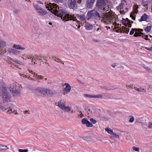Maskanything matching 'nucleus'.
<instances>
[{
  "label": "nucleus",
  "mask_w": 152,
  "mask_h": 152,
  "mask_svg": "<svg viewBox=\"0 0 152 152\" xmlns=\"http://www.w3.org/2000/svg\"><path fill=\"white\" fill-rule=\"evenodd\" d=\"M95 0H87L86 2L87 6L88 8H90L93 4Z\"/></svg>",
  "instance_id": "17"
},
{
  "label": "nucleus",
  "mask_w": 152,
  "mask_h": 152,
  "mask_svg": "<svg viewBox=\"0 0 152 152\" xmlns=\"http://www.w3.org/2000/svg\"><path fill=\"white\" fill-rule=\"evenodd\" d=\"M132 149L138 152L139 151V148H138L136 147L133 146L132 147Z\"/></svg>",
  "instance_id": "40"
},
{
  "label": "nucleus",
  "mask_w": 152,
  "mask_h": 152,
  "mask_svg": "<svg viewBox=\"0 0 152 152\" xmlns=\"http://www.w3.org/2000/svg\"><path fill=\"white\" fill-rule=\"evenodd\" d=\"M145 69H146L148 71L150 72H151V69H150V68H149L148 67H146V68H145Z\"/></svg>",
  "instance_id": "51"
},
{
  "label": "nucleus",
  "mask_w": 152,
  "mask_h": 152,
  "mask_svg": "<svg viewBox=\"0 0 152 152\" xmlns=\"http://www.w3.org/2000/svg\"><path fill=\"white\" fill-rule=\"evenodd\" d=\"M82 1L81 0H78L77 1V3L80 4L81 3Z\"/></svg>",
  "instance_id": "58"
},
{
  "label": "nucleus",
  "mask_w": 152,
  "mask_h": 152,
  "mask_svg": "<svg viewBox=\"0 0 152 152\" xmlns=\"http://www.w3.org/2000/svg\"><path fill=\"white\" fill-rule=\"evenodd\" d=\"M80 113H81V114H80V117H82L83 116V114H82V113L81 112H80Z\"/></svg>",
  "instance_id": "61"
},
{
  "label": "nucleus",
  "mask_w": 152,
  "mask_h": 152,
  "mask_svg": "<svg viewBox=\"0 0 152 152\" xmlns=\"http://www.w3.org/2000/svg\"><path fill=\"white\" fill-rule=\"evenodd\" d=\"M148 86L149 88H150L152 89V83H150L148 85Z\"/></svg>",
  "instance_id": "52"
},
{
  "label": "nucleus",
  "mask_w": 152,
  "mask_h": 152,
  "mask_svg": "<svg viewBox=\"0 0 152 152\" xmlns=\"http://www.w3.org/2000/svg\"><path fill=\"white\" fill-rule=\"evenodd\" d=\"M151 27V26H148L146 27L145 29V31L147 32H149L150 31Z\"/></svg>",
  "instance_id": "31"
},
{
  "label": "nucleus",
  "mask_w": 152,
  "mask_h": 152,
  "mask_svg": "<svg viewBox=\"0 0 152 152\" xmlns=\"http://www.w3.org/2000/svg\"><path fill=\"white\" fill-rule=\"evenodd\" d=\"M139 31H138V32H137V31H135V33L134 34V36L135 37H137L138 36H141L142 35L141 34H143V33L142 32L139 33Z\"/></svg>",
  "instance_id": "28"
},
{
  "label": "nucleus",
  "mask_w": 152,
  "mask_h": 152,
  "mask_svg": "<svg viewBox=\"0 0 152 152\" xmlns=\"http://www.w3.org/2000/svg\"><path fill=\"white\" fill-rule=\"evenodd\" d=\"M13 47L15 48L18 50H24L25 49L24 48L21 47L20 45H17L16 44H14L13 45Z\"/></svg>",
  "instance_id": "26"
},
{
  "label": "nucleus",
  "mask_w": 152,
  "mask_h": 152,
  "mask_svg": "<svg viewBox=\"0 0 152 152\" xmlns=\"http://www.w3.org/2000/svg\"><path fill=\"white\" fill-rule=\"evenodd\" d=\"M110 138L113 140H115L116 139H119V135L117 134H110Z\"/></svg>",
  "instance_id": "14"
},
{
  "label": "nucleus",
  "mask_w": 152,
  "mask_h": 152,
  "mask_svg": "<svg viewBox=\"0 0 152 152\" xmlns=\"http://www.w3.org/2000/svg\"><path fill=\"white\" fill-rule=\"evenodd\" d=\"M133 8L134 10H135V12L137 13V12H136V11L137 10V9L138 8V7L137 6H135L133 7Z\"/></svg>",
  "instance_id": "48"
},
{
  "label": "nucleus",
  "mask_w": 152,
  "mask_h": 152,
  "mask_svg": "<svg viewBox=\"0 0 152 152\" xmlns=\"http://www.w3.org/2000/svg\"><path fill=\"white\" fill-rule=\"evenodd\" d=\"M129 31V28L124 26L121 27L118 30L116 31V32H120L121 33L124 32L128 34Z\"/></svg>",
  "instance_id": "13"
},
{
  "label": "nucleus",
  "mask_w": 152,
  "mask_h": 152,
  "mask_svg": "<svg viewBox=\"0 0 152 152\" xmlns=\"http://www.w3.org/2000/svg\"><path fill=\"white\" fill-rule=\"evenodd\" d=\"M9 112H10V113H12V109L10 107L8 108V110L6 113H8Z\"/></svg>",
  "instance_id": "45"
},
{
  "label": "nucleus",
  "mask_w": 152,
  "mask_h": 152,
  "mask_svg": "<svg viewBox=\"0 0 152 152\" xmlns=\"http://www.w3.org/2000/svg\"><path fill=\"white\" fill-rule=\"evenodd\" d=\"M77 16L79 19L81 21H84L87 18L86 16L84 14L80 15H77Z\"/></svg>",
  "instance_id": "19"
},
{
  "label": "nucleus",
  "mask_w": 152,
  "mask_h": 152,
  "mask_svg": "<svg viewBox=\"0 0 152 152\" xmlns=\"http://www.w3.org/2000/svg\"><path fill=\"white\" fill-rule=\"evenodd\" d=\"M37 12L41 15H44L46 14L47 13V12L46 10H45L42 9V8H41L39 9Z\"/></svg>",
  "instance_id": "18"
},
{
  "label": "nucleus",
  "mask_w": 152,
  "mask_h": 152,
  "mask_svg": "<svg viewBox=\"0 0 152 152\" xmlns=\"http://www.w3.org/2000/svg\"><path fill=\"white\" fill-rule=\"evenodd\" d=\"M145 48L149 51L152 50V46L150 48Z\"/></svg>",
  "instance_id": "53"
},
{
  "label": "nucleus",
  "mask_w": 152,
  "mask_h": 152,
  "mask_svg": "<svg viewBox=\"0 0 152 152\" xmlns=\"http://www.w3.org/2000/svg\"><path fill=\"white\" fill-rule=\"evenodd\" d=\"M129 122L130 123H132L133 122L134 120V117L132 116H129Z\"/></svg>",
  "instance_id": "34"
},
{
  "label": "nucleus",
  "mask_w": 152,
  "mask_h": 152,
  "mask_svg": "<svg viewBox=\"0 0 152 152\" xmlns=\"http://www.w3.org/2000/svg\"><path fill=\"white\" fill-rule=\"evenodd\" d=\"M6 46V42L3 40H0V53L4 54L6 52L4 48Z\"/></svg>",
  "instance_id": "9"
},
{
  "label": "nucleus",
  "mask_w": 152,
  "mask_h": 152,
  "mask_svg": "<svg viewBox=\"0 0 152 152\" xmlns=\"http://www.w3.org/2000/svg\"><path fill=\"white\" fill-rule=\"evenodd\" d=\"M38 2L39 3V4H43L41 1H38Z\"/></svg>",
  "instance_id": "62"
},
{
  "label": "nucleus",
  "mask_w": 152,
  "mask_h": 152,
  "mask_svg": "<svg viewBox=\"0 0 152 152\" xmlns=\"http://www.w3.org/2000/svg\"><path fill=\"white\" fill-rule=\"evenodd\" d=\"M88 20L90 18L95 19L100 17L99 13L95 10H92L88 11L87 15Z\"/></svg>",
  "instance_id": "7"
},
{
  "label": "nucleus",
  "mask_w": 152,
  "mask_h": 152,
  "mask_svg": "<svg viewBox=\"0 0 152 152\" xmlns=\"http://www.w3.org/2000/svg\"><path fill=\"white\" fill-rule=\"evenodd\" d=\"M64 86H65L64 89L66 92L67 93L69 92L71 90V87L69 85L68 83H65Z\"/></svg>",
  "instance_id": "16"
},
{
  "label": "nucleus",
  "mask_w": 152,
  "mask_h": 152,
  "mask_svg": "<svg viewBox=\"0 0 152 152\" xmlns=\"http://www.w3.org/2000/svg\"><path fill=\"white\" fill-rule=\"evenodd\" d=\"M76 0H69L68 1V6L70 9H73L75 7L76 3Z\"/></svg>",
  "instance_id": "11"
},
{
  "label": "nucleus",
  "mask_w": 152,
  "mask_h": 152,
  "mask_svg": "<svg viewBox=\"0 0 152 152\" xmlns=\"http://www.w3.org/2000/svg\"><path fill=\"white\" fill-rule=\"evenodd\" d=\"M34 7L37 11L41 8L37 4L34 5Z\"/></svg>",
  "instance_id": "36"
},
{
  "label": "nucleus",
  "mask_w": 152,
  "mask_h": 152,
  "mask_svg": "<svg viewBox=\"0 0 152 152\" xmlns=\"http://www.w3.org/2000/svg\"><path fill=\"white\" fill-rule=\"evenodd\" d=\"M142 36L141 37L144 39H145L146 40H149V39H148L147 37H148V36L147 35H145V34H141Z\"/></svg>",
  "instance_id": "38"
},
{
  "label": "nucleus",
  "mask_w": 152,
  "mask_h": 152,
  "mask_svg": "<svg viewBox=\"0 0 152 152\" xmlns=\"http://www.w3.org/2000/svg\"><path fill=\"white\" fill-rule=\"evenodd\" d=\"M36 90L38 92L43 96H47L49 95H52L53 94V93L51 90L45 88H38Z\"/></svg>",
  "instance_id": "4"
},
{
  "label": "nucleus",
  "mask_w": 152,
  "mask_h": 152,
  "mask_svg": "<svg viewBox=\"0 0 152 152\" xmlns=\"http://www.w3.org/2000/svg\"><path fill=\"white\" fill-rule=\"evenodd\" d=\"M81 123L82 124H86V126L88 127H92L93 126L92 124L85 118H84L82 120Z\"/></svg>",
  "instance_id": "12"
},
{
  "label": "nucleus",
  "mask_w": 152,
  "mask_h": 152,
  "mask_svg": "<svg viewBox=\"0 0 152 152\" xmlns=\"http://www.w3.org/2000/svg\"><path fill=\"white\" fill-rule=\"evenodd\" d=\"M134 89L136 91L139 92H144V93H145L146 91L143 88H142L141 87L139 88L134 87Z\"/></svg>",
  "instance_id": "25"
},
{
  "label": "nucleus",
  "mask_w": 152,
  "mask_h": 152,
  "mask_svg": "<svg viewBox=\"0 0 152 152\" xmlns=\"http://www.w3.org/2000/svg\"><path fill=\"white\" fill-rule=\"evenodd\" d=\"M53 58L54 59H55L54 60L56 62H60L61 63L63 64H64V63L63 62L61 61H60V60L58 58H57L56 57L54 58L53 57Z\"/></svg>",
  "instance_id": "32"
},
{
  "label": "nucleus",
  "mask_w": 152,
  "mask_h": 152,
  "mask_svg": "<svg viewBox=\"0 0 152 152\" xmlns=\"http://www.w3.org/2000/svg\"><path fill=\"white\" fill-rule=\"evenodd\" d=\"M105 131L108 133H114V132H116L115 130L113 131V129L109 127L105 128Z\"/></svg>",
  "instance_id": "23"
},
{
  "label": "nucleus",
  "mask_w": 152,
  "mask_h": 152,
  "mask_svg": "<svg viewBox=\"0 0 152 152\" xmlns=\"http://www.w3.org/2000/svg\"><path fill=\"white\" fill-rule=\"evenodd\" d=\"M85 96L87 97H91V96H90V95H87V94H85Z\"/></svg>",
  "instance_id": "59"
},
{
  "label": "nucleus",
  "mask_w": 152,
  "mask_h": 152,
  "mask_svg": "<svg viewBox=\"0 0 152 152\" xmlns=\"http://www.w3.org/2000/svg\"><path fill=\"white\" fill-rule=\"evenodd\" d=\"M50 4H51L50 7L46 6V8L56 15L61 17V19L63 20H72L74 21H76L78 22V21L77 20L76 17L74 16V15H72L66 14L61 10H58L57 9H58V8H57V6L54 3L51 4L50 3Z\"/></svg>",
  "instance_id": "1"
},
{
  "label": "nucleus",
  "mask_w": 152,
  "mask_h": 152,
  "mask_svg": "<svg viewBox=\"0 0 152 152\" xmlns=\"http://www.w3.org/2000/svg\"><path fill=\"white\" fill-rule=\"evenodd\" d=\"M118 9L120 10L121 14H124L128 11L127 5L126 1H123L118 7Z\"/></svg>",
  "instance_id": "6"
},
{
  "label": "nucleus",
  "mask_w": 152,
  "mask_h": 152,
  "mask_svg": "<svg viewBox=\"0 0 152 152\" xmlns=\"http://www.w3.org/2000/svg\"><path fill=\"white\" fill-rule=\"evenodd\" d=\"M91 98H98L100 99H110V97H109L106 95L105 93H102L101 94H99L96 95L92 96Z\"/></svg>",
  "instance_id": "10"
},
{
  "label": "nucleus",
  "mask_w": 152,
  "mask_h": 152,
  "mask_svg": "<svg viewBox=\"0 0 152 152\" xmlns=\"http://www.w3.org/2000/svg\"><path fill=\"white\" fill-rule=\"evenodd\" d=\"M123 24L126 26H128L129 27H131V25L129 24V20L127 18L126 19H123L122 21Z\"/></svg>",
  "instance_id": "22"
},
{
  "label": "nucleus",
  "mask_w": 152,
  "mask_h": 152,
  "mask_svg": "<svg viewBox=\"0 0 152 152\" xmlns=\"http://www.w3.org/2000/svg\"><path fill=\"white\" fill-rule=\"evenodd\" d=\"M101 29L99 28H97L96 31H94V32L97 34H100L101 33Z\"/></svg>",
  "instance_id": "37"
},
{
  "label": "nucleus",
  "mask_w": 152,
  "mask_h": 152,
  "mask_svg": "<svg viewBox=\"0 0 152 152\" xmlns=\"http://www.w3.org/2000/svg\"><path fill=\"white\" fill-rule=\"evenodd\" d=\"M15 114H16L17 115H18V114L17 113V111L16 110H14L13 112Z\"/></svg>",
  "instance_id": "55"
},
{
  "label": "nucleus",
  "mask_w": 152,
  "mask_h": 152,
  "mask_svg": "<svg viewBox=\"0 0 152 152\" xmlns=\"http://www.w3.org/2000/svg\"><path fill=\"white\" fill-rule=\"evenodd\" d=\"M84 26L86 29L88 30L91 29L93 27L92 25L89 23H86L85 24Z\"/></svg>",
  "instance_id": "20"
},
{
  "label": "nucleus",
  "mask_w": 152,
  "mask_h": 152,
  "mask_svg": "<svg viewBox=\"0 0 152 152\" xmlns=\"http://www.w3.org/2000/svg\"><path fill=\"white\" fill-rule=\"evenodd\" d=\"M35 58L37 60H38V56H35Z\"/></svg>",
  "instance_id": "60"
},
{
  "label": "nucleus",
  "mask_w": 152,
  "mask_h": 152,
  "mask_svg": "<svg viewBox=\"0 0 152 152\" xmlns=\"http://www.w3.org/2000/svg\"><path fill=\"white\" fill-rule=\"evenodd\" d=\"M28 111H24V113H27Z\"/></svg>",
  "instance_id": "64"
},
{
  "label": "nucleus",
  "mask_w": 152,
  "mask_h": 152,
  "mask_svg": "<svg viewBox=\"0 0 152 152\" xmlns=\"http://www.w3.org/2000/svg\"><path fill=\"white\" fill-rule=\"evenodd\" d=\"M23 77H27V76H26V75H23Z\"/></svg>",
  "instance_id": "63"
},
{
  "label": "nucleus",
  "mask_w": 152,
  "mask_h": 152,
  "mask_svg": "<svg viewBox=\"0 0 152 152\" xmlns=\"http://www.w3.org/2000/svg\"><path fill=\"white\" fill-rule=\"evenodd\" d=\"M63 110H64L66 112H68L71 111V109L69 106H65Z\"/></svg>",
  "instance_id": "29"
},
{
  "label": "nucleus",
  "mask_w": 152,
  "mask_h": 152,
  "mask_svg": "<svg viewBox=\"0 0 152 152\" xmlns=\"http://www.w3.org/2000/svg\"><path fill=\"white\" fill-rule=\"evenodd\" d=\"M134 31H137V30L136 29H132L130 32V34L131 35L133 34L134 33Z\"/></svg>",
  "instance_id": "39"
},
{
  "label": "nucleus",
  "mask_w": 152,
  "mask_h": 152,
  "mask_svg": "<svg viewBox=\"0 0 152 152\" xmlns=\"http://www.w3.org/2000/svg\"><path fill=\"white\" fill-rule=\"evenodd\" d=\"M111 66L113 68H115L116 66V64L115 63H113L111 64Z\"/></svg>",
  "instance_id": "50"
},
{
  "label": "nucleus",
  "mask_w": 152,
  "mask_h": 152,
  "mask_svg": "<svg viewBox=\"0 0 152 152\" xmlns=\"http://www.w3.org/2000/svg\"><path fill=\"white\" fill-rule=\"evenodd\" d=\"M82 138L84 140L87 141H92V139L91 137L88 136L83 137Z\"/></svg>",
  "instance_id": "27"
},
{
  "label": "nucleus",
  "mask_w": 152,
  "mask_h": 152,
  "mask_svg": "<svg viewBox=\"0 0 152 152\" xmlns=\"http://www.w3.org/2000/svg\"><path fill=\"white\" fill-rule=\"evenodd\" d=\"M5 84V83L2 80H1L0 81V85L1 86H4Z\"/></svg>",
  "instance_id": "46"
},
{
  "label": "nucleus",
  "mask_w": 152,
  "mask_h": 152,
  "mask_svg": "<svg viewBox=\"0 0 152 152\" xmlns=\"http://www.w3.org/2000/svg\"><path fill=\"white\" fill-rule=\"evenodd\" d=\"M28 71H29V72H31V73H32V74L36 75V74H34V73H33V72L31 70H30L29 69V70H28Z\"/></svg>",
  "instance_id": "57"
},
{
  "label": "nucleus",
  "mask_w": 152,
  "mask_h": 152,
  "mask_svg": "<svg viewBox=\"0 0 152 152\" xmlns=\"http://www.w3.org/2000/svg\"><path fill=\"white\" fill-rule=\"evenodd\" d=\"M89 121L93 124H95L96 123V121L93 118H91L89 119Z\"/></svg>",
  "instance_id": "41"
},
{
  "label": "nucleus",
  "mask_w": 152,
  "mask_h": 152,
  "mask_svg": "<svg viewBox=\"0 0 152 152\" xmlns=\"http://www.w3.org/2000/svg\"><path fill=\"white\" fill-rule=\"evenodd\" d=\"M7 109V108L2 106L1 105H0V110L2 112H5Z\"/></svg>",
  "instance_id": "30"
},
{
  "label": "nucleus",
  "mask_w": 152,
  "mask_h": 152,
  "mask_svg": "<svg viewBox=\"0 0 152 152\" xmlns=\"http://www.w3.org/2000/svg\"><path fill=\"white\" fill-rule=\"evenodd\" d=\"M101 20L106 24L113 23L117 18V15L114 13L108 12L104 14L103 13L101 18Z\"/></svg>",
  "instance_id": "2"
},
{
  "label": "nucleus",
  "mask_w": 152,
  "mask_h": 152,
  "mask_svg": "<svg viewBox=\"0 0 152 152\" xmlns=\"http://www.w3.org/2000/svg\"><path fill=\"white\" fill-rule=\"evenodd\" d=\"M85 110L87 111L86 112L87 113L88 115V117H89L90 114L91 113L92 111L90 110V109H89L85 108Z\"/></svg>",
  "instance_id": "35"
},
{
  "label": "nucleus",
  "mask_w": 152,
  "mask_h": 152,
  "mask_svg": "<svg viewBox=\"0 0 152 152\" xmlns=\"http://www.w3.org/2000/svg\"><path fill=\"white\" fill-rule=\"evenodd\" d=\"M107 3V0H98L96 3L98 8L105 11V7Z\"/></svg>",
  "instance_id": "8"
},
{
  "label": "nucleus",
  "mask_w": 152,
  "mask_h": 152,
  "mask_svg": "<svg viewBox=\"0 0 152 152\" xmlns=\"http://www.w3.org/2000/svg\"><path fill=\"white\" fill-rule=\"evenodd\" d=\"M18 151L19 152H27L28 151V150L26 149H19Z\"/></svg>",
  "instance_id": "42"
},
{
  "label": "nucleus",
  "mask_w": 152,
  "mask_h": 152,
  "mask_svg": "<svg viewBox=\"0 0 152 152\" xmlns=\"http://www.w3.org/2000/svg\"><path fill=\"white\" fill-rule=\"evenodd\" d=\"M0 97L4 103H8L11 101V96L5 87H2L0 89Z\"/></svg>",
  "instance_id": "3"
},
{
  "label": "nucleus",
  "mask_w": 152,
  "mask_h": 152,
  "mask_svg": "<svg viewBox=\"0 0 152 152\" xmlns=\"http://www.w3.org/2000/svg\"><path fill=\"white\" fill-rule=\"evenodd\" d=\"M115 28H118V27H119V24H117L116 23H115Z\"/></svg>",
  "instance_id": "56"
},
{
  "label": "nucleus",
  "mask_w": 152,
  "mask_h": 152,
  "mask_svg": "<svg viewBox=\"0 0 152 152\" xmlns=\"http://www.w3.org/2000/svg\"><path fill=\"white\" fill-rule=\"evenodd\" d=\"M148 127L149 129H151L152 128V123L149 122L148 123Z\"/></svg>",
  "instance_id": "43"
},
{
  "label": "nucleus",
  "mask_w": 152,
  "mask_h": 152,
  "mask_svg": "<svg viewBox=\"0 0 152 152\" xmlns=\"http://www.w3.org/2000/svg\"><path fill=\"white\" fill-rule=\"evenodd\" d=\"M130 16L132 18V19L134 20H135V18L134 17V16H133L132 15H130Z\"/></svg>",
  "instance_id": "54"
},
{
  "label": "nucleus",
  "mask_w": 152,
  "mask_h": 152,
  "mask_svg": "<svg viewBox=\"0 0 152 152\" xmlns=\"http://www.w3.org/2000/svg\"><path fill=\"white\" fill-rule=\"evenodd\" d=\"M8 52L10 53H13L15 54L16 52H18V51L14 49L10 48L9 49L7 50Z\"/></svg>",
  "instance_id": "24"
},
{
  "label": "nucleus",
  "mask_w": 152,
  "mask_h": 152,
  "mask_svg": "<svg viewBox=\"0 0 152 152\" xmlns=\"http://www.w3.org/2000/svg\"><path fill=\"white\" fill-rule=\"evenodd\" d=\"M148 16L146 14H144L141 17V18L139 19V21L141 22L143 21H146L148 19Z\"/></svg>",
  "instance_id": "21"
},
{
  "label": "nucleus",
  "mask_w": 152,
  "mask_h": 152,
  "mask_svg": "<svg viewBox=\"0 0 152 152\" xmlns=\"http://www.w3.org/2000/svg\"><path fill=\"white\" fill-rule=\"evenodd\" d=\"M10 91L14 97H17L20 95V90L19 87L15 85L11 86L9 88Z\"/></svg>",
  "instance_id": "5"
},
{
  "label": "nucleus",
  "mask_w": 152,
  "mask_h": 152,
  "mask_svg": "<svg viewBox=\"0 0 152 152\" xmlns=\"http://www.w3.org/2000/svg\"><path fill=\"white\" fill-rule=\"evenodd\" d=\"M36 76H38V77L40 79H42L43 78V77L41 75H38L36 74Z\"/></svg>",
  "instance_id": "47"
},
{
  "label": "nucleus",
  "mask_w": 152,
  "mask_h": 152,
  "mask_svg": "<svg viewBox=\"0 0 152 152\" xmlns=\"http://www.w3.org/2000/svg\"><path fill=\"white\" fill-rule=\"evenodd\" d=\"M8 147L6 145H1V151L4 150H6L8 149Z\"/></svg>",
  "instance_id": "33"
},
{
  "label": "nucleus",
  "mask_w": 152,
  "mask_h": 152,
  "mask_svg": "<svg viewBox=\"0 0 152 152\" xmlns=\"http://www.w3.org/2000/svg\"><path fill=\"white\" fill-rule=\"evenodd\" d=\"M65 102H64L61 100L57 102V106L61 109L63 110L65 106Z\"/></svg>",
  "instance_id": "15"
},
{
  "label": "nucleus",
  "mask_w": 152,
  "mask_h": 152,
  "mask_svg": "<svg viewBox=\"0 0 152 152\" xmlns=\"http://www.w3.org/2000/svg\"><path fill=\"white\" fill-rule=\"evenodd\" d=\"M125 138L127 140H129L130 136L129 135H125Z\"/></svg>",
  "instance_id": "49"
},
{
  "label": "nucleus",
  "mask_w": 152,
  "mask_h": 152,
  "mask_svg": "<svg viewBox=\"0 0 152 152\" xmlns=\"http://www.w3.org/2000/svg\"><path fill=\"white\" fill-rule=\"evenodd\" d=\"M136 122L138 123H141L143 124V123L141 121L139 118H137L136 120Z\"/></svg>",
  "instance_id": "44"
}]
</instances>
